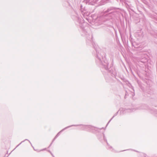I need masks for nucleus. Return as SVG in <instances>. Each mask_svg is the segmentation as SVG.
Returning <instances> with one entry per match:
<instances>
[{
    "mask_svg": "<svg viewBox=\"0 0 157 157\" xmlns=\"http://www.w3.org/2000/svg\"><path fill=\"white\" fill-rule=\"evenodd\" d=\"M96 52V63L99 65H102L103 68L108 70V69L109 63L107 60H105V55L104 53L101 52L99 48H95Z\"/></svg>",
    "mask_w": 157,
    "mask_h": 157,
    "instance_id": "nucleus-1",
    "label": "nucleus"
},
{
    "mask_svg": "<svg viewBox=\"0 0 157 157\" xmlns=\"http://www.w3.org/2000/svg\"><path fill=\"white\" fill-rule=\"evenodd\" d=\"M109 13L105 14L104 16V17L107 20L113 19L116 17L118 13L113 7H110L104 12L105 13Z\"/></svg>",
    "mask_w": 157,
    "mask_h": 157,
    "instance_id": "nucleus-2",
    "label": "nucleus"
},
{
    "mask_svg": "<svg viewBox=\"0 0 157 157\" xmlns=\"http://www.w3.org/2000/svg\"><path fill=\"white\" fill-rule=\"evenodd\" d=\"M94 127L90 125H83L82 128L81 129L83 130H86L88 131H90L92 129H93Z\"/></svg>",
    "mask_w": 157,
    "mask_h": 157,
    "instance_id": "nucleus-3",
    "label": "nucleus"
},
{
    "mask_svg": "<svg viewBox=\"0 0 157 157\" xmlns=\"http://www.w3.org/2000/svg\"><path fill=\"white\" fill-rule=\"evenodd\" d=\"M78 125H71L69 126H67V127H66V128H63V129L60 132H59V133H57V134L56 135V136L53 139V140L52 141V143L50 145L49 147H50L51 146V145L52 144L53 141L55 140V139H56V138H57L59 136V133L60 132H61L62 131H63L64 130H65V129H67V128H68L69 127H71L72 126H78Z\"/></svg>",
    "mask_w": 157,
    "mask_h": 157,
    "instance_id": "nucleus-4",
    "label": "nucleus"
},
{
    "mask_svg": "<svg viewBox=\"0 0 157 157\" xmlns=\"http://www.w3.org/2000/svg\"><path fill=\"white\" fill-rule=\"evenodd\" d=\"M131 110L130 109H125L123 108H121L119 111H120V114L122 115L124 113L130 112Z\"/></svg>",
    "mask_w": 157,
    "mask_h": 157,
    "instance_id": "nucleus-5",
    "label": "nucleus"
},
{
    "mask_svg": "<svg viewBox=\"0 0 157 157\" xmlns=\"http://www.w3.org/2000/svg\"><path fill=\"white\" fill-rule=\"evenodd\" d=\"M82 14L83 15V17L85 18L87 20H88V17H86V16H88L90 14V13H88L87 12H84V11H82Z\"/></svg>",
    "mask_w": 157,
    "mask_h": 157,
    "instance_id": "nucleus-6",
    "label": "nucleus"
},
{
    "mask_svg": "<svg viewBox=\"0 0 157 157\" xmlns=\"http://www.w3.org/2000/svg\"><path fill=\"white\" fill-rule=\"evenodd\" d=\"M103 138H104V140L105 141H106V143H107V149H112V147L110 146L109 145V144H108V143H107V140L106 139V138H105V135L104 134H103Z\"/></svg>",
    "mask_w": 157,
    "mask_h": 157,
    "instance_id": "nucleus-7",
    "label": "nucleus"
},
{
    "mask_svg": "<svg viewBox=\"0 0 157 157\" xmlns=\"http://www.w3.org/2000/svg\"><path fill=\"white\" fill-rule=\"evenodd\" d=\"M118 112L119 111H118V112H117L113 116V117L112 118L109 120V121L108 122V123L107 125L109 124V123L111 121V120L113 119V118L115 116H116L117 115V114H118Z\"/></svg>",
    "mask_w": 157,
    "mask_h": 157,
    "instance_id": "nucleus-8",
    "label": "nucleus"
},
{
    "mask_svg": "<svg viewBox=\"0 0 157 157\" xmlns=\"http://www.w3.org/2000/svg\"><path fill=\"white\" fill-rule=\"evenodd\" d=\"M128 82V86L130 87V88H131L134 91V88H133V87L132 86V85H131V84L130 83Z\"/></svg>",
    "mask_w": 157,
    "mask_h": 157,
    "instance_id": "nucleus-9",
    "label": "nucleus"
},
{
    "mask_svg": "<svg viewBox=\"0 0 157 157\" xmlns=\"http://www.w3.org/2000/svg\"><path fill=\"white\" fill-rule=\"evenodd\" d=\"M83 32L84 34H82L84 36H87V32L86 31H85L84 30H83Z\"/></svg>",
    "mask_w": 157,
    "mask_h": 157,
    "instance_id": "nucleus-10",
    "label": "nucleus"
},
{
    "mask_svg": "<svg viewBox=\"0 0 157 157\" xmlns=\"http://www.w3.org/2000/svg\"><path fill=\"white\" fill-rule=\"evenodd\" d=\"M28 140L27 139H25V140H24L23 141H21L18 145L16 147H17L18 146H19L20 144H21L22 142H24L25 140Z\"/></svg>",
    "mask_w": 157,
    "mask_h": 157,
    "instance_id": "nucleus-11",
    "label": "nucleus"
},
{
    "mask_svg": "<svg viewBox=\"0 0 157 157\" xmlns=\"http://www.w3.org/2000/svg\"><path fill=\"white\" fill-rule=\"evenodd\" d=\"M76 18H77V20H78V22H79V23H80V21H79V19H80L79 18V17H76Z\"/></svg>",
    "mask_w": 157,
    "mask_h": 157,
    "instance_id": "nucleus-12",
    "label": "nucleus"
},
{
    "mask_svg": "<svg viewBox=\"0 0 157 157\" xmlns=\"http://www.w3.org/2000/svg\"><path fill=\"white\" fill-rule=\"evenodd\" d=\"M84 2H85V3H86L87 2V0H84Z\"/></svg>",
    "mask_w": 157,
    "mask_h": 157,
    "instance_id": "nucleus-13",
    "label": "nucleus"
},
{
    "mask_svg": "<svg viewBox=\"0 0 157 157\" xmlns=\"http://www.w3.org/2000/svg\"><path fill=\"white\" fill-rule=\"evenodd\" d=\"M49 152H50L51 154L52 155V156L53 157H54V156L53 155H52V153H51L50 151Z\"/></svg>",
    "mask_w": 157,
    "mask_h": 157,
    "instance_id": "nucleus-14",
    "label": "nucleus"
},
{
    "mask_svg": "<svg viewBox=\"0 0 157 157\" xmlns=\"http://www.w3.org/2000/svg\"><path fill=\"white\" fill-rule=\"evenodd\" d=\"M82 5L81 6V9H82Z\"/></svg>",
    "mask_w": 157,
    "mask_h": 157,
    "instance_id": "nucleus-15",
    "label": "nucleus"
},
{
    "mask_svg": "<svg viewBox=\"0 0 157 157\" xmlns=\"http://www.w3.org/2000/svg\"><path fill=\"white\" fill-rule=\"evenodd\" d=\"M92 37V36L91 35V38Z\"/></svg>",
    "mask_w": 157,
    "mask_h": 157,
    "instance_id": "nucleus-16",
    "label": "nucleus"
},
{
    "mask_svg": "<svg viewBox=\"0 0 157 157\" xmlns=\"http://www.w3.org/2000/svg\"><path fill=\"white\" fill-rule=\"evenodd\" d=\"M29 142H30V143H30V141H29Z\"/></svg>",
    "mask_w": 157,
    "mask_h": 157,
    "instance_id": "nucleus-17",
    "label": "nucleus"
},
{
    "mask_svg": "<svg viewBox=\"0 0 157 157\" xmlns=\"http://www.w3.org/2000/svg\"><path fill=\"white\" fill-rule=\"evenodd\" d=\"M44 149H43V150H41V151H43V150H44Z\"/></svg>",
    "mask_w": 157,
    "mask_h": 157,
    "instance_id": "nucleus-18",
    "label": "nucleus"
},
{
    "mask_svg": "<svg viewBox=\"0 0 157 157\" xmlns=\"http://www.w3.org/2000/svg\"><path fill=\"white\" fill-rule=\"evenodd\" d=\"M135 95V94H134V95H132L133 96Z\"/></svg>",
    "mask_w": 157,
    "mask_h": 157,
    "instance_id": "nucleus-19",
    "label": "nucleus"
}]
</instances>
